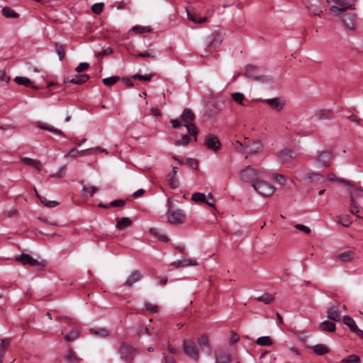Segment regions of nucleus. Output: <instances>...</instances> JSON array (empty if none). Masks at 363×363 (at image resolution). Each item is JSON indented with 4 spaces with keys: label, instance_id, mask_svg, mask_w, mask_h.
Wrapping results in <instances>:
<instances>
[{
    "label": "nucleus",
    "instance_id": "obj_1",
    "mask_svg": "<svg viewBox=\"0 0 363 363\" xmlns=\"http://www.w3.org/2000/svg\"><path fill=\"white\" fill-rule=\"evenodd\" d=\"M182 349L186 356L197 362L200 359V350H206L210 351L211 346L208 337L206 335L203 334L197 339L196 342L191 339H184L182 341Z\"/></svg>",
    "mask_w": 363,
    "mask_h": 363
},
{
    "label": "nucleus",
    "instance_id": "obj_2",
    "mask_svg": "<svg viewBox=\"0 0 363 363\" xmlns=\"http://www.w3.org/2000/svg\"><path fill=\"white\" fill-rule=\"evenodd\" d=\"M196 116L192 111L189 108H185L181 116V119L184 125L186 128L189 134L194 137V140L196 141V135L198 134V129L194 124Z\"/></svg>",
    "mask_w": 363,
    "mask_h": 363
},
{
    "label": "nucleus",
    "instance_id": "obj_3",
    "mask_svg": "<svg viewBox=\"0 0 363 363\" xmlns=\"http://www.w3.org/2000/svg\"><path fill=\"white\" fill-rule=\"evenodd\" d=\"M167 221L171 224H183L186 221V215L182 209L169 203L167 212Z\"/></svg>",
    "mask_w": 363,
    "mask_h": 363
},
{
    "label": "nucleus",
    "instance_id": "obj_4",
    "mask_svg": "<svg viewBox=\"0 0 363 363\" xmlns=\"http://www.w3.org/2000/svg\"><path fill=\"white\" fill-rule=\"evenodd\" d=\"M261 172L251 166H247L245 169H242L239 174L240 180L245 182L252 183V185L259 180Z\"/></svg>",
    "mask_w": 363,
    "mask_h": 363
},
{
    "label": "nucleus",
    "instance_id": "obj_5",
    "mask_svg": "<svg viewBox=\"0 0 363 363\" xmlns=\"http://www.w3.org/2000/svg\"><path fill=\"white\" fill-rule=\"evenodd\" d=\"M118 352L122 359L126 363H132L135 356L138 353L137 349L125 342L122 343L119 347Z\"/></svg>",
    "mask_w": 363,
    "mask_h": 363
},
{
    "label": "nucleus",
    "instance_id": "obj_6",
    "mask_svg": "<svg viewBox=\"0 0 363 363\" xmlns=\"http://www.w3.org/2000/svg\"><path fill=\"white\" fill-rule=\"evenodd\" d=\"M252 186L258 194L263 196H272L275 191V188L272 185L263 180L259 179L254 183Z\"/></svg>",
    "mask_w": 363,
    "mask_h": 363
},
{
    "label": "nucleus",
    "instance_id": "obj_7",
    "mask_svg": "<svg viewBox=\"0 0 363 363\" xmlns=\"http://www.w3.org/2000/svg\"><path fill=\"white\" fill-rule=\"evenodd\" d=\"M245 75L253 80L259 81L263 83L272 82V78L269 76L259 75L257 69L253 65H247L245 69Z\"/></svg>",
    "mask_w": 363,
    "mask_h": 363
},
{
    "label": "nucleus",
    "instance_id": "obj_8",
    "mask_svg": "<svg viewBox=\"0 0 363 363\" xmlns=\"http://www.w3.org/2000/svg\"><path fill=\"white\" fill-rule=\"evenodd\" d=\"M278 161L285 166H289L293 164L294 158V152L291 150L284 148L278 151L276 154Z\"/></svg>",
    "mask_w": 363,
    "mask_h": 363
},
{
    "label": "nucleus",
    "instance_id": "obj_9",
    "mask_svg": "<svg viewBox=\"0 0 363 363\" xmlns=\"http://www.w3.org/2000/svg\"><path fill=\"white\" fill-rule=\"evenodd\" d=\"M16 260L18 262H20L23 265L28 264L32 267H34V266L45 267L47 264L46 260L42 259L40 261H38V260L33 258L28 254H21V255L16 257Z\"/></svg>",
    "mask_w": 363,
    "mask_h": 363
},
{
    "label": "nucleus",
    "instance_id": "obj_10",
    "mask_svg": "<svg viewBox=\"0 0 363 363\" xmlns=\"http://www.w3.org/2000/svg\"><path fill=\"white\" fill-rule=\"evenodd\" d=\"M223 41V36L220 32L214 31L208 37V41L207 45V49L208 51L212 52L216 50V49L220 45Z\"/></svg>",
    "mask_w": 363,
    "mask_h": 363
},
{
    "label": "nucleus",
    "instance_id": "obj_11",
    "mask_svg": "<svg viewBox=\"0 0 363 363\" xmlns=\"http://www.w3.org/2000/svg\"><path fill=\"white\" fill-rule=\"evenodd\" d=\"M203 145L207 147L208 149L214 152L220 150L221 147L218 137L212 133H209L206 136Z\"/></svg>",
    "mask_w": 363,
    "mask_h": 363
},
{
    "label": "nucleus",
    "instance_id": "obj_12",
    "mask_svg": "<svg viewBox=\"0 0 363 363\" xmlns=\"http://www.w3.org/2000/svg\"><path fill=\"white\" fill-rule=\"evenodd\" d=\"M238 143L241 146H244L245 148L248 149V153L255 154L260 152L262 150L263 145L259 140H254V141H247L244 144H242L237 141Z\"/></svg>",
    "mask_w": 363,
    "mask_h": 363
},
{
    "label": "nucleus",
    "instance_id": "obj_13",
    "mask_svg": "<svg viewBox=\"0 0 363 363\" xmlns=\"http://www.w3.org/2000/svg\"><path fill=\"white\" fill-rule=\"evenodd\" d=\"M355 19L356 16L354 13H346L342 16V21L346 30L350 32L355 30Z\"/></svg>",
    "mask_w": 363,
    "mask_h": 363
},
{
    "label": "nucleus",
    "instance_id": "obj_14",
    "mask_svg": "<svg viewBox=\"0 0 363 363\" xmlns=\"http://www.w3.org/2000/svg\"><path fill=\"white\" fill-rule=\"evenodd\" d=\"M342 320L343 323L346 325L352 333H355L360 338H363V331L358 328L356 323L352 317L345 315Z\"/></svg>",
    "mask_w": 363,
    "mask_h": 363
},
{
    "label": "nucleus",
    "instance_id": "obj_15",
    "mask_svg": "<svg viewBox=\"0 0 363 363\" xmlns=\"http://www.w3.org/2000/svg\"><path fill=\"white\" fill-rule=\"evenodd\" d=\"M347 187V191L350 194V201H355L356 198L363 197V189L357 187L353 183L350 182V184H345Z\"/></svg>",
    "mask_w": 363,
    "mask_h": 363
},
{
    "label": "nucleus",
    "instance_id": "obj_16",
    "mask_svg": "<svg viewBox=\"0 0 363 363\" xmlns=\"http://www.w3.org/2000/svg\"><path fill=\"white\" fill-rule=\"evenodd\" d=\"M264 101L274 110L281 111L284 106V101L280 98H273L264 100Z\"/></svg>",
    "mask_w": 363,
    "mask_h": 363
},
{
    "label": "nucleus",
    "instance_id": "obj_17",
    "mask_svg": "<svg viewBox=\"0 0 363 363\" xmlns=\"http://www.w3.org/2000/svg\"><path fill=\"white\" fill-rule=\"evenodd\" d=\"M89 79V75L88 74H76L72 77H67L65 79V82H69L74 84H82L86 82Z\"/></svg>",
    "mask_w": 363,
    "mask_h": 363
},
{
    "label": "nucleus",
    "instance_id": "obj_18",
    "mask_svg": "<svg viewBox=\"0 0 363 363\" xmlns=\"http://www.w3.org/2000/svg\"><path fill=\"white\" fill-rule=\"evenodd\" d=\"M142 274L138 270L133 271L130 276L127 278L126 281L124 283V285L127 287H131L133 285L141 279Z\"/></svg>",
    "mask_w": 363,
    "mask_h": 363
},
{
    "label": "nucleus",
    "instance_id": "obj_19",
    "mask_svg": "<svg viewBox=\"0 0 363 363\" xmlns=\"http://www.w3.org/2000/svg\"><path fill=\"white\" fill-rule=\"evenodd\" d=\"M332 160L331 153L328 151H323L317 158V162L323 167L330 165Z\"/></svg>",
    "mask_w": 363,
    "mask_h": 363
},
{
    "label": "nucleus",
    "instance_id": "obj_20",
    "mask_svg": "<svg viewBox=\"0 0 363 363\" xmlns=\"http://www.w3.org/2000/svg\"><path fill=\"white\" fill-rule=\"evenodd\" d=\"M215 356H216V363H230L231 362V355L228 352L223 351V350L216 351Z\"/></svg>",
    "mask_w": 363,
    "mask_h": 363
},
{
    "label": "nucleus",
    "instance_id": "obj_21",
    "mask_svg": "<svg viewBox=\"0 0 363 363\" xmlns=\"http://www.w3.org/2000/svg\"><path fill=\"white\" fill-rule=\"evenodd\" d=\"M337 5L341 7V11H345L347 9H354L356 0H332Z\"/></svg>",
    "mask_w": 363,
    "mask_h": 363
},
{
    "label": "nucleus",
    "instance_id": "obj_22",
    "mask_svg": "<svg viewBox=\"0 0 363 363\" xmlns=\"http://www.w3.org/2000/svg\"><path fill=\"white\" fill-rule=\"evenodd\" d=\"M21 161L26 165L34 167L38 172L42 170V163L38 160H34L30 157H21Z\"/></svg>",
    "mask_w": 363,
    "mask_h": 363
},
{
    "label": "nucleus",
    "instance_id": "obj_23",
    "mask_svg": "<svg viewBox=\"0 0 363 363\" xmlns=\"http://www.w3.org/2000/svg\"><path fill=\"white\" fill-rule=\"evenodd\" d=\"M328 318L333 321L338 322L341 318V313L336 306H331L327 311Z\"/></svg>",
    "mask_w": 363,
    "mask_h": 363
},
{
    "label": "nucleus",
    "instance_id": "obj_24",
    "mask_svg": "<svg viewBox=\"0 0 363 363\" xmlns=\"http://www.w3.org/2000/svg\"><path fill=\"white\" fill-rule=\"evenodd\" d=\"M355 258V253L351 250H347L341 252L337 255L338 259L342 262H348L354 260Z\"/></svg>",
    "mask_w": 363,
    "mask_h": 363
},
{
    "label": "nucleus",
    "instance_id": "obj_25",
    "mask_svg": "<svg viewBox=\"0 0 363 363\" xmlns=\"http://www.w3.org/2000/svg\"><path fill=\"white\" fill-rule=\"evenodd\" d=\"M306 8L307 9L308 14L310 16H318L319 17L321 16L323 10L320 8H319L317 5L312 4L311 2H307L306 3Z\"/></svg>",
    "mask_w": 363,
    "mask_h": 363
},
{
    "label": "nucleus",
    "instance_id": "obj_26",
    "mask_svg": "<svg viewBox=\"0 0 363 363\" xmlns=\"http://www.w3.org/2000/svg\"><path fill=\"white\" fill-rule=\"evenodd\" d=\"M191 200L195 202H201L207 204L211 207H214L213 202H209L208 200L206 199V195L203 193H194L191 196Z\"/></svg>",
    "mask_w": 363,
    "mask_h": 363
},
{
    "label": "nucleus",
    "instance_id": "obj_27",
    "mask_svg": "<svg viewBox=\"0 0 363 363\" xmlns=\"http://www.w3.org/2000/svg\"><path fill=\"white\" fill-rule=\"evenodd\" d=\"M13 81L19 85L30 86L35 89H38V87L34 86L32 82L28 77H16Z\"/></svg>",
    "mask_w": 363,
    "mask_h": 363
},
{
    "label": "nucleus",
    "instance_id": "obj_28",
    "mask_svg": "<svg viewBox=\"0 0 363 363\" xmlns=\"http://www.w3.org/2000/svg\"><path fill=\"white\" fill-rule=\"evenodd\" d=\"M315 116L319 120L330 119L333 116V111L327 109H320L316 111Z\"/></svg>",
    "mask_w": 363,
    "mask_h": 363
},
{
    "label": "nucleus",
    "instance_id": "obj_29",
    "mask_svg": "<svg viewBox=\"0 0 363 363\" xmlns=\"http://www.w3.org/2000/svg\"><path fill=\"white\" fill-rule=\"evenodd\" d=\"M37 124H38L37 125L38 127H39L42 130H48L50 132H52L55 134H58L60 135H62V136L65 135L62 130H60L59 129H56V128H53L52 126L47 125L46 123H44L42 122H38Z\"/></svg>",
    "mask_w": 363,
    "mask_h": 363
},
{
    "label": "nucleus",
    "instance_id": "obj_30",
    "mask_svg": "<svg viewBox=\"0 0 363 363\" xmlns=\"http://www.w3.org/2000/svg\"><path fill=\"white\" fill-rule=\"evenodd\" d=\"M314 354L317 355H323L329 352V348L323 344H317L313 347Z\"/></svg>",
    "mask_w": 363,
    "mask_h": 363
},
{
    "label": "nucleus",
    "instance_id": "obj_31",
    "mask_svg": "<svg viewBox=\"0 0 363 363\" xmlns=\"http://www.w3.org/2000/svg\"><path fill=\"white\" fill-rule=\"evenodd\" d=\"M320 330L325 332H334L335 330V324L329 321L325 320L319 325Z\"/></svg>",
    "mask_w": 363,
    "mask_h": 363
},
{
    "label": "nucleus",
    "instance_id": "obj_32",
    "mask_svg": "<svg viewBox=\"0 0 363 363\" xmlns=\"http://www.w3.org/2000/svg\"><path fill=\"white\" fill-rule=\"evenodd\" d=\"M132 224V220L128 218V217H123L119 220L117 221L116 223V228L121 230H123L129 226H130Z\"/></svg>",
    "mask_w": 363,
    "mask_h": 363
},
{
    "label": "nucleus",
    "instance_id": "obj_33",
    "mask_svg": "<svg viewBox=\"0 0 363 363\" xmlns=\"http://www.w3.org/2000/svg\"><path fill=\"white\" fill-rule=\"evenodd\" d=\"M150 233L157 238L159 240L162 241V242H167L168 240H169V238L168 237L164 235V234H162L160 230L158 229H156V228H150Z\"/></svg>",
    "mask_w": 363,
    "mask_h": 363
},
{
    "label": "nucleus",
    "instance_id": "obj_34",
    "mask_svg": "<svg viewBox=\"0 0 363 363\" xmlns=\"http://www.w3.org/2000/svg\"><path fill=\"white\" fill-rule=\"evenodd\" d=\"M186 12H187L188 19H189L190 21H192L194 23H202L207 21L206 17L197 18L196 16V13L194 12H191V11L189 9H186Z\"/></svg>",
    "mask_w": 363,
    "mask_h": 363
},
{
    "label": "nucleus",
    "instance_id": "obj_35",
    "mask_svg": "<svg viewBox=\"0 0 363 363\" xmlns=\"http://www.w3.org/2000/svg\"><path fill=\"white\" fill-rule=\"evenodd\" d=\"M11 343L10 338H5L0 341V363H2L4 357L5 349Z\"/></svg>",
    "mask_w": 363,
    "mask_h": 363
},
{
    "label": "nucleus",
    "instance_id": "obj_36",
    "mask_svg": "<svg viewBox=\"0 0 363 363\" xmlns=\"http://www.w3.org/2000/svg\"><path fill=\"white\" fill-rule=\"evenodd\" d=\"M2 14L6 18H18L19 14L15 12L10 7L5 6L1 10Z\"/></svg>",
    "mask_w": 363,
    "mask_h": 363
},
{
    "label": "nucleus",
    "instance_id": "obj_37",
    "mask_svg": "<svg viewBox=\"0 0 363 363\" xmlns=\"http://www.w3.org/2000/svg\"><path fill=\"white\" fill-rule=\"evenodd\" d=\"M336 222L345 227H348L352 223V220L349 215L343 216H338L336 217Z\"/></svg>",
    "mask_w": 363,
    "mask_h": 363
},
{
    "label": "nucleus",
    "instance_id": "obj_38",
    "mask_svg": "<svg viewBox=\"0 0 363 363\" xmlns=\"http://www.w3.org/2000/svg\"><path fill=\"white\" fill-rule=\"evenodd\" d=\"M55 46L56 52L59 55V59L60 61H62L65 57L66 46L65 45L59 44L57 43H55Z\"/></svg>",
    "mask_w": 363,
    "mask_h": 363
},
{
    "label": "nucleus",
    "instance_id": "obj_39",
    "mask_svg": "<svg viewBox=\"0 0 363 363\" xmlns=\"http://www.w3.org/2000/svg\"><path fill=\"white\" fill-rule=\"evenodd\" d=\"M66 363H79V358L77 357L74 352L69 350L67 354L65 357Z\"/></svg>",
    "mask_w": 363,
    "mask_h": 363
},
{
    "label": "nucleus",
    "instance_id": "obj_40",
    "mask_svg": "<svg viewBox=\"0 0 363 363\" xmlns=\"http://www.w3.org/2000/svg\"><path fill=\"white\" fill-rule=\"evenodd\" d=\"M256 299L257 301L269 304L274 301V296L270 294H264L262 296L257 297Z\"/></svg>",
    "mask_w": 363,
    "mask_h": 363
},
{
    "label": "nucleus",
    "instance_id": "obj_41",
    "mask_svg": "<svg viewBox=\"0 0 363 363\" xmlns=\"http://www.w3.org/2000/svg\"><path fill=\"white\" fill-rule=\"evenodd\" d=\"M256 343L262 346H270L272 345L273 342L270 337L263 336L257 338L256 340Z\"/></svg>",
    "mask_w": 363,
    "mask_h": 363
},
{
    "label": "nucleus",
    "instance_id": "obj_42",
    "mask_svg": "<svg viewBox=\"0 0 363 363\" xmlns=\"http://www.w3.org/2000/svg\"><path fill=\"white\" fill-rule=\"evenodd\" d=\"M327 177H328V179L329 181L337 182H339V183H340V184H342L343 185L350 184V181L349 180H347V179H342V178H340V177H337L335 176V174H333V173L328 174Z\"/></svg>",
    "mask_w": 363,
    "mask_h": 363
},
{
    "label": "nucleus",
    "instance_id": "obj_43",
    "mask_svg": "<svg viewBox=\"0 0 363 363\" xmlns=\"http://www.w3.org/2000/svg\"><path fill=\"white\" fill-rule=\"evenodd\" d=\"M120 80V77L118 76H112L111 77L104 78L102 79V82L105 86H111L116 84Z\"/></svg>",
    "mask_w": 363,
    "mask_h": 363
},
{
    "label": "nucleus",
    "instance_id": "obj_44",
    "mask_svg": "<svg viewBox=\"0 0 363 363\" xmlns=\"http://www.w3.org/2000/svg\"><path fill=\"white\" fill-rule=\"evenodd\" d=\"M90 333L93 335L99 336V337H106L108 335V332L106 328H91Z\"/></svg>",
    "mask_w": 363,
    "mask_h": 363
},
{
    "label": "nucleus",
    "instance_id": "obj_45",
    "mask_svg": "<svg viewBox=\"0 0 363 363\" xmlns=\"http://www.w3.org/2000/svg\"><path fill=\"white\" fill-rule=\"evenodd\" d=\"M231 97L234 101L240 105H243V101L245 100V96L240 92H234L231 94Z\"/></svg>",
    "mask_w": 363,
    "mask_h": 363
},
{
    "label": "nucleus",
    "instance_id": "obj_46",
    "mask_svg": "<svg viewBox=\"0 0 363 363\" xmlns=\"http://www.w3.org/2000/svg\"><path fill=\"white\" fill-rule=\"evenodd\" d=\"M79 335V333L77 330H72L68 334H67L65 337V340L67 342H72L75 340Z\"/></svg>",
    "mask_w": 363,
    "mask_h": 363
},
{
    "label": "nucleus",
    "instance_id": "obj_47",
    "mask_svg": "<svg viewBox=\"0 0 363 363\" xmlns=\"http://www.w3.org/2000/svg\"><path fill=\"white\" fill-rule=\"evenodd\" d=\"M40 202L48 208H53L59 204L56 201H49L46 197L43 196L40 198Z\"/></svg>",
    "mask_w": 363,
    "mask_h": 363
},
{
    "label": "nucleus",
    "instance_id": "obj_48",
    "mask_svg": "<svg viewBox=\"0 0 363 363\" xmlns=\"http://www.w3.org/2000/svg\"><path fill=\"white\" fill-rule=\"evenodd\" d=\"M83 191L85 192L84 196L91 197L98 191V189L94 186H86L83 187Z\"/></svg>",
    "mask_w": 363,
    "mask_h": 363
},
{
    "label": "nucleus",
    "instance_id": "obj_49",
    "mask_svg": "<svg viewBox=\"0 0 363 363\" xmlns=\"http://www.w3.org/2000/svg\"><path fill=\"white\" fill-rule=\"evenodd\" d=\"M190 138L187 135H183L180 140L175 141L174 144L177 146H186L190 143Z\"/></svg>",
    "mask_w": 363,
    "mask_h": 363
},
{
    "label": "nucleus",
    "instance_id": "obj_50",
    "mask_svg": "<svg viewBox=\"0 0 363 363\" xmlns=\"http://www.w3.org/2000/svg\"><path fill=\"white\" fill-rule=\"evenodd\" d=\"M304 179H308L311 180V182H319L323 180V177L319 173H311L305 177Z\"/></svg>",
    "mask_w": 363,
    "mask_h": 363
},
{
    "label": "nucleus",
    "instance_id": "obj_51",
    "mask_svg": "<svg viewBox=\"0 0 363 363\" xmlns=\"http://www.w3.org/2000/svg\"><path fill=\"white\" fill-rule=\"evenodd\" d=\"M157 55L156 52L154 50H148L143 52H139L137 56L141 57H150L155 58Z\"/></svg>",
    "mask_w": 363,
    "mask_h": 363
},
{
    "label": "nucleus",
    "instance_id": "obj_52",
    "mask_svg": "<svg viewBox=\"0 0 363 363\" xmlns=\"http://www.w3.org/2000/svg\"><path fill=\"white\" fill-rule=\"evenodd\" d=\"M360 361L358 356L355 354L350 355L348 357L343 359L340 363H357Z\"/></svg>",
    "mask_w": 363,
    "mask_h": 363
},
{
    "label": "nucleus",
    "instance_id": "obj_53",
    "mask_svg": "<svg viewBox=\"0 0 363 363\" xmlns=\"http://www.w3.org/2000/svg\"><path fill=\"white\" fill-rule=\"evenodd\" d=\"M273 179L279 184H281V185H284L286 184V177L283 175V174H273Z\"/></svg>",
    "mask_w": 363,
    "mask_h": 363
},
{
    "label": "nucleus",
    "instance_id": "obj_54",
    "mask_svg": "<svg viewBox=\"0 0 363 363\" xmlns=\"http://www.w3.org/2000/svg\"><path fill=\"white\" fill-rule=\"evenodd\" d=\"M133 30L136 33H143L150 32L151 29L149 27L135 26L133 28Z\"/></svg>",
    "mask_w": 363,
    "mask_h": 363
},
{
    "label": "nucleus",
    "instance_id": "obj_55",
    "mask_svg": "<svg viewBox=\"0 0 363 363\" xmlns=\"http://www.w3.org/2000/svg\"><path fill=\"white\" fill-rule=\"evenodd\" d=\"M154 76V74H150L148 75H142L139 74H136L133 75L131 77L133 79L143 80V81H150L152 77Z\"/></svg>",
    "mask_w": 363,
    "mask_h": 363
},
{
    "label": "nucleus",
    "instance_id": "obj_56",
    "mask_svg": "<svg viewBox=\"0 0 363 363\" xmlns=\"http://www.w3.org/2000/svg\"><path fill=\"white\" fill-rule=\"evenodd\" d=\"M104 4L103 3H96L91 6V11L96 13L99 14L102 12Z\"/></svg>",
    "mask_w": 363,
    "mask_h": 363
},
{
    "label": "nucleus",
    "instance_id": "obj_57",
    "mask_svg": "<svg viewBox=\"0 0 363 363\" xmlns=\"http://www.w3.org/2000/svg\"><path fill=\"white\" fill-rule=\"evenodd\" d=\"M125 201L123 199H118L112 201L109 203V207H122L125 206Z\"/></svg>",
    "mask_w": 363,
    "mask_h": 363
},
{
    "label": "nucleus",
    "instance_id": "obj_58",
    "mask_svg": "<svg viewBox=\"0 0 363 363\" xmlns=\"http://www.w3.org/2000/svg\"><path fill=\"white\" fill-rule=\"evenodd\" d=\"M89 67V64L88 62H81L75 68V71L78 73H80L83 71L86 70Z\"/></svg>",
    "mask_w": 363,
    "mask_h": 363
},
{
    "label": "nucleus",
    "instance_id": "obj_59",
    "mask_svg": "<svg viewBox=\"0 0 363 363\" xmlns=\"http://www.w3.org/2000/svg\"><path fill=\"white\" fill-rule=\"evenodd\" d=\"M294 228L298 230L303 232L306 234H310L311 232V229L308 227L302 224H296L294 225Z\"/></svg>",
    "mask_w": 363,
    "mask_h": 363
},
{
    "label": "nucleus",
    "instance_id": "obj_60",
    "mask_svg": "<svg viewBox=\"0 0 363 363\" xmlns=\"http://www.w3.org/2000/svg\"><path fill=\"white\" fill-rule=\"evenodd\" d=\"M239 340H240L239 335L236 333L232 331L230 333L229 344L230 345L235 344L236 342H238L239 341Z\"/></svg>",
    "mask_w": 363,
    "mask_h": 363
},
{
    "label": "nucleus",
    "instance_id": "obj_61",
    "mask_svg": "<svg viewBox=\"0 0 363 363\" xmlns=\"http://www.w3.org/2000/svg\"><path fill=\"white\" fill-rule=\"evenodd\" d=\"M182 267H187V266H196L197 265V262L196 261H194L192 259H181Z\"/></svg>",
    "mask_w": 363,
    "mask_h": 363
},
{
    "label": "nucleus",
    "instance_id": "obj_62",
    "mask_svg": "<svg viewBox=\"0 0 363 363\" xmlns=\"http://www.w3.org/2000/svg\"><path fill=\"white\" fill-rule=\"evenodd\" d=\"M186 164L189 166L190 167H192L193 169H197L198 168V162L197 160L192 159V158H188L186 160Z\"/></svg>",
    "mask_w": 363,
    "mask_h": 363
},
{
    "label": "nucleus",
    "instance_id": "obj_63",
    "mask_svg": "<svg viewBox=\"0 0 363 363\" xmlns=\"http://www.w3.org/2000/svg\"><path fill=\"white\" fill-rule=\"evenodd\" d=\"M145 307L146 310L150 311L151 313H157L158 311L157 306L152 305L149 302L145 303Z\"/></svg>",
    "mask_w": 363,
    "mask_h": 363
},
{
    "label": "nucleus",
    "instance_id": "obj_64",
    "mask_svg": "<svg viewBox=\"0 0 363 363\" xmlns=\"http://www.w3.org/2000/svg\"><path fill=\"white\" fill-rule=\"evenodd\" d=\"M349 210H350V212L354 215H356L359 212L356 201H353V202L350 201V206Z\"/></svg>",
    "mask_w": 363,
    "mask_h": 363
}]
</instances>
